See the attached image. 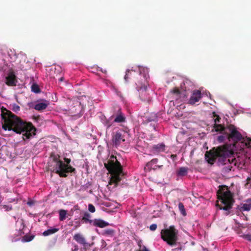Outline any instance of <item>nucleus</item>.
<instances>
[{
    "instance_id": "37998d69",
    "label": "nucleus",
    "mask_w": 251,
    "mask_h": 251,
    "mask_svg": "<svg viewBox=\"0 0 251 251\" xmlns=\"http://www.w3.org/2000/svg\"><path fill=\"white\" fill-rule=\"evenodd\" d=\"M74 247V249L73 250V251H78V247L77 245H75Z\"/></svg>"
},
{
    "instance_id": "58836bf2",
    "label": "nucleus",
    "mask_w": 251,
    "mask_h": 251,
    "mask_svg": "<svg viewBox=\"0 0 251 251\" xmlns=\"http://www.w3.org/2000/svg\"><path fill=\"white\" fill-rule=\"evenodd\" d=\"M13 110L15 112H17L18 111H19L20 110V106L17 105H16V104H14L13 106V108H12Z\"/></svg>"
},
{
    "instance_id": "79ce46f5",
    "label": "nucleus",
    "mask_w": 251,
    "mask_h": 251,
    "mask_svg": "<svg viewBox=\"0 0 251 251\" xmlns=\"http://www.w3.org/2000/svg\"><path fill=\"white\" fill-rule=\"evenodd\" d=\"M65 161L66 162V164L68 165L71 162V159L67 158H64Z\"/></svg>"
},
{
    "instance_id": "f3484780",
    "label": "nucleus",
    "mask_w": 251,
    "mask_h": 251,
    "mask_svg": "<svg viewBox=\"0 0 251 251\" xmlns=\"http://www.w3.org/2000/svg\"><path fill=\"white\" fill-rule=\"evenodd\" d=\"M81 109V107L80 106V104L78 102H77L75 105L71 108V113L74 115H77L80 111Z\"/></svg>"
},
{
    "instance_id": "dca6fc26",
    "label": "nucleus",
    "mask_w": 251,
    "mask_h": 251,
    "mask_svg": "<svg viewBox=\"0 0 251 251\" xmlns=\"http://www.w3.org/2000/svg\"><path fill=\"white\" fill-rule=\"evenodd\" d=\"M73 238L78 243L80 244H85L86 240L84 237L79 233L75 234V235L73 237Z\"/></svg>"
},
{
    "instance_id": "ddd939ff",
    "label": "nucleus",
    "mask_w": 251,
    "mask_h": 251,
    "mask_svg": "<svg viewBox=\"0 0 251 251\" xmlns=\"http://www.w3.org/2000/svg\"><path fill=\"white\" fill-rule=\"evenodd\" d=\"M172 92L176 95V99L178 101V102H182L186 100L187 98V95H186L185 92H180L179 90L177 88H175Z\"/></svg>"
},
{
    "instance_id": "423d86ee",
    "label": "nucleus",
    "mask_w": 251,
    "mask_h": 251,
    "mask_svg": "<svg viewBox=\"0 0 251 251\" xmlns=\"http://www.w3.org/2000/svg\"><path fill=\"white\" fill-rule=\"evenodd\" d=\"M160 234L161 239L169 245L173 246L176 244L178 240V230L175 226H171L161 230Z\"/></svg>"
},
{
    "instance_id": "9b49d317",
    "label": "nucleus",
    "mask_w": 251,
    "mask_h": 251,
    "mask_svg": "<svg viewBox=\"0 0 251 251\" xmlns=\"http://www.w3.org/2000/svg\"><path fill=\"white\" fill-rule=\"evenodd\" d=\"M202 97L201 92L199 90H195L193 91L191 96L188 104L190 105H194L196 102H198Z\"/></svg>"
},
{
    "instance_id": "6e6552de",
    "label": "nucleus",
    "mask_w": 251,
    "mask_h": 251,
    "mask_svg": "<svg viewBox=\"0 0 251 251\" xmlns=\"http://www.w3.org/2000/svg\"><path fill=\"white\" fill-rule=\"evenodd\" d=\"M51 157H52L53 162L55 163V165L53 167L50 169V171L58 174L60 177H66L67 175L62 172V169L65 164L59 159V156L51 155Z\"/></svg>"
},
{
    "instance_id": "a18cd8bd",
    "label": "nucleus",
    "mask_w": 251,
    "mask_h": 251,
    "mask_svg": "<svg viewBox=\"0 0 251 251\" xmlns=\"http://www.w3.org/2000/svg\"><path fill=\"white\" fill-rule=\"evenodd\" d=\"M100 71H101L102 73H104V74H106L107 73V71L106 70H103L101 68L100 70Z\"/></svg>"
},
{
    "instance_id": "1a4fd4ad",
    "label": "nucleus",
    "mask_w": 251,
    "mask_h": 251,
    "mask_svg": "<svg viewBox=\"0 0 251 251\" xmlns=\"http://www.w3.org/2000/svg\"><path fill=\"white\" fill-rule=\"evenodd\" d=\"M127 133V130L119 129L113 132L112 136L113 144L115 146H119L122 142L125 141V134Z\"/></svg>"
},
{
    "instance_id": "f257e3e1",
    "label": "nucleus",
    "mask_w": 251,
    "mask_h": 251,
    "mask_svg": "<svg viewBox=\"0 0 251 251\" xmlns=\"http://www.w3.org/2000/svg\"><path fill=\"white\" fill-rule=\"evenodd\" d=\"M1 117L4 130H13L17 133L25 132L23 134L24 140L29 139L32 136V133L35 134L34 132L36 129L31 123L27 124L5 108H1Z\"/></svg>"
},
{
    "instance_id": "0eeeda50",
    "label": "nucleus",
    "mask_w": 251,
    "mask_h": 251,
    "mask_svg": "<svg viewBox=\"0 0 251 251\" xmlns=\"http://www.w3.org/2000/svg\"><path fill=\"white\" fill-rule=\"evenodd\" d=\"M136 89L139 91L140 97L142 100L149 101L150 98L148 97L147 90V77L146 75L140 73L137 75V81H136Z\"/></svg>"
},
{
    "instance_id": "a211bd4d",
    "label": "nucleus",
    "mask_w": 251,
    "mask_h": 251,
    "mask_svg": "<svg viewBox=\"0 0 251 251\" xmlns=\"http://www.w3.org/2000/svg\"><path fill=\"white\" fill-rule=\"evenodd\" d=\"M75 171V168H73L70 165H68L65 164L62 169V172H64L63 173L65 174H66L68 173H74Z\"/></svg>"
},
{
    "instance_id": "f8f14e48",
    "label": "nucleus",
    "mask_w": 251,
    "mask_h": 251,
    "mask_svg": "<svg viewBox=\"0 0 251 251\" xmlns=\"http://www.w3.org/2000/svg\"><path fill=\"white\" fill-rule=\"evenodd\" d=\"M5 83L10 86H15L17 85V80L14 72H9L5 77Z\"/></svg>"
},
{
    "instance_id": "4c0bfd02",
    "label": "nucleus",
    "mask_w": 251,
    "mask_h": 251,
    "mask_svg": "<svg viewBox=\"0 0 251 251\" xmlns=\"http://www.w3.org/2000/svg\"><path fill=\"white\" fill-rule=\"evenodd\" d=\"M93 244V243L90 244L89 243H86V242L85 241V244L82 245H83L84 249L86 250L87 249H88L90 247H91Z\"/></svg>"
},
{
    "instance_id": "49530a36",
    "label": "nucleus",
    "mask_w": 251,
    "mask_h": 251,
    "mask_svg": "<svg viewBox=\"0 0 251 251\" xmlns=\"http://www.w3.org/2000/svg\"><path fill=\"white\" fill-rule=\"evenodd\" d=\"M226 168H227V169L228 170H229V171H231V169H232V167H231V166H228V167H227Z\"/></svg>"
},
{
    "instance_id": "3c124183",
    "label": "nucleus",
    "mask_w": 251,
    "mask_h": 251,
    "mask_svg": "<svg viewBox=\"0 0 251 251\" xmlns=\"http://www.w3.org/2000/svg\"><path fill=\"white\" fill-rule=\"evenodd\" d=\"M2 53L1 52H0V54H1Z\"/></svg>"
},
{
    "instance_id": "7ed1b4c3",
    "label": "nucleus",
    "mask_w": 251,
    "mask_h": 251,
    "mask_svg": "<svg viewBox=\"0 0 251 251\" xmlns=\"http://www.w3.org/2000/svg\"><path fill=\"white\" fill-rule=\"evenodd\" d=\"M217 198L221 202V204H217L220 209L228 210L232 208L234 201L233 195L227 187L222 186L217 191Z\"/></svg>"
},
{
    "instance_id": "f03ea898",
    "label": "nucleus",
    "mask_w": 251,
    "mask_h": 251,
    "mask_svg": "<svg viewBox=\"0 0 251 251\" xmlns=\"http://www.w3.org/2000/svg\"><path fill=\"white\" fill-rule=\"evenodd\" d=\"M104 165L111 175L109 184H114L116 187L121 180L120 176L123 174L122 167L120 163L116 156L112 155L107 162L104 163Z\"/></svg>"
},
{
    "instance_id": "72a5a7b5",
    "label": "nucleus",
    "mask_w": 251,
    "mask_h": 251,
    "mask_svg": "<svg viewBox=\"0 0 251 251\" xmlns=\"http://www.w3.org/2000/svg\"><path fill=\"white\" fill-rule=\"evenodd\" d=\"M2 207L4 209L5 211H9L12 209V206L10 205H2Z\"/></svg>"
},
{
    "instance_id": "9d476101",
    "label": "nucleus",
    "mask_w": 251,
    "mask_h": 251,
    "mask_svg": "<svg viewBox=\"0 0 251 251\" xmlns=\"http://www.w3.org/2000/svg\"><path fill=\"white\" fill-rule=\"evenodd\" d=\"M114 117H115L114 122L120 123L126 122V117L124 114L122 113L121 109L119 107H117V109H115L110 119Z\"/></svg>"
},
{
    "instance_id": "8fccbe9b",
    "label": "nucleus",
    "mask_w": 251,
    "mask_h": 251,
    "mask_svg": "<svg viewBox=\"0 0 251 251\" xmlns=\"http://www.w3.org/2000/svg\"><path fill=\"white\" fill-rule=\"evenodd\" d=\"M176 250V249H174L173 250V251H174V250Z\"/></svg>"
},
{
    "instance_id": "4468645a",
    "label": "nucleus",
    "mask_w": 251,
    "mask_h": 251,
    "mask_svg": "<svg viewBox=\"0 0 251 251\" xmlns=\"http://www.w3.org/2000/svg\"><path fill=\"white\" fill-rule=\"evenodd\" d=\"M93 225L97 227L103 228L109 226V224L101 219H96L93 220Z\"/></svg>"
},
{
    "instance_id": "20e7f679",
    "label": "nucleus",
    "mask_w": 251,
    "mask_h": 251,
    "mask_svg": "<svg viewBox=\"0 0 251 251\" xmlns=\"http://www.w3.org/2000/svg\"><path fill=\"white\" fill-rule=\"evenodd\" d=\"M231 152L226 146H219L217 148H214L209 151H207L205 154V158L207 162L210 164H213L217 157H221L224 161H229V159H226Z\"/></svg>"
},
{
    "instance_id": "c85d7f7f",
    "label": "nucleus",
    "mask_w": 251,
    "mask_h": 251,
    "mask_svg": "<svg viewBox=\"0 0 251 251\" xmlns=\"http://www.w3.org/2000/svg\"><path fill=\"white\" fill-rule=\"evenodd\" d=\"M213 117L215 118V119H214L215 124H214V126H213V127H214V125L215 124H217V123H220V122L221 118H220V117L219 115L216 114L215 112H213Z\"/></svg>"
},
{
    "instance_id": "39448f33",
    "label": "nucleus",
    "mask_w": 251,
    "mask_h": 251,
    "mask_svg": "<svg viewBox=\"0 0 251 251\" xmlns=\"http://www.w3.org/2000/svg\"><path fill=\"white\" fill-rule=\"evenodd\" d=\"M215 131L221 132L226 135L229 141L237 142L242 139L241 133L237 130L236 127L232 125L224 126L221 124H215L214 126Z\"/></svg>"
},
{
    "instance_id": "4be33fe9",
    "label": "nucleus",
    "mask_w": 251,
    "mask_h": 251,
    "mask_svg": "<svg viewBox=\"0 0 251 251\" xmlns=\"http://www.w3.org/2000/svg\"><path fill=\"white\" fill-rule=\"evenodd\" d=\"M153 149L157 151H164L165 150V145L164 144H160L154 145Z\"/></svg>"
},
{
    "instance_id": "ea45409f",
    "label": "nucleus",
    "mask_w": 251,
    "mask_h": 251,
    "mask_svg": "<svg viewBox=\"0 0 251 251\" xmlns=\"http://www.w3.org/2000/svg\"><path fill=\"white\" fill-rule=\"evenodd\" d=\"M245 145L247 147H251V140L248 139L247 142L245 143Z\"/></svg>"
},
{
    "instance_id": "2f4dec72",
    "label": "nucleus",
    "mask_w": 251,
    "mask_h": 251,
    "mask_svg": "<svg viewBox=\"0 0 251 251\" xmlns=\"http://www.w3.org/2000/svg\"><path fill=\"white\" fill-rule=\"evenodd\" d=\"M157 162H158V159L157 158L153 159L150 162H149L148 163H147L146 166L149 167V166H151L152 165L153 166V165L156 164Z\"/></svg>"
},
{
    "instance_id": "473e14b6",
    "label": "nucleus",
    "mask_w": 251,
    "mask_h": 251,
    "mask_svg": "<svg viewBox=\"0 0 251 251\" xmlns=\"http://www.w3.org/2000/svg\"><path fill=\"white\" fill-rule=\"evenodd\" d=\"M88 210L91 213H94L96 211L95 207L92 204H89Z\"/></svg>"
},
{
    "instance_id": "5701e85b",
    "label": "nucleus",
    "mask_w": 251,
    "mask_h": 251,
    "mask_svg": "<svg viewBox=\"0 0 251 251\" xmlns=\"http://www.w3.org/2000/svg\"><path fill=\"white\" fill-rule=\"evenodd\" d=\"M114 230L109 228L103 231L102 235L105 236H113L114 234Z\"/></svg>"
},
{
    "instance_id": "09e8293b",
    "label": "nucleus",
    "mask_w": 251,
    "mask_h": 251,
    "mask_svg": "<svg viewBox=\"0 0 251 251\" xmlns=\"http://www.w3.org/2000/svg\"><path fill=\"white\" fill-rule=\"evenodd\" d=\"M63 77H61V78L59 79L60 81H62V80H63Z\"/></svg>"
},
{
    "instance_id": "c03bdc74",
    "label": "nucleus",
    "mask_w": 251,
    "mask_h": 251,
    "mask_svg": "<svg viewBox=\"0 0 251 251\" xmlns=\"http://www.w3.org/2000/svg\"><path fill=\"white\" fill-rule=\"evenodd\" d=\"M218 138H219V140L223 141L224 138V136L221 135V136H219Z\"/></svg>"
},
{
    "instance_id": "bb28decb",
    "label": "nucleus",
    "mask_w": 251,
    "mask_h": 251,
    "mask_svg": "<svg viewBox=\"0 0 251 251\" xmlns=\"http://www.w3.org/2000/svg\"><path fill=\"white\" fill-rule=\"evenodd\" d=\"M31 90L35 93H38L40 92V89L39 86L36 84H32L31 86Z\"/></svg>"
},
{
    "instance_id": "e433bc0d",
    "label": "nucleus",
    "mask_w": 251,
    "mask_h": 251,
    "mask_svg": "<svg viewBox=\"0 0 251 251\" xmlns=\"http://www.w3.org/2000/svg\"><path fill=\"white\" fill-rule=\"evenodd\" d=\"M157 228V225L153 224L150 226V229L151 231H155Z\"/></svg>"
},
{
    "instance_id": "c756f323",
    "label": "nucleus",
    "mask_w": 251,
    "mask_h": 251,
    "mask_svg": "<svg viewBox=\"0 0 251 251\" xmlns=\"http://www.w3.org/2000/svg\"><path fill=\"white\" fill-rule=\"evenodd\" d=\"M103 124L106 127L107 129H108L112 126V122L110 121L109 119H105L104 121L103 122Z\"/></svg>"
},
{
    "instance_id": "b1692460",
    "label": "nucleus",
    "mask_w": 251,
    "mask_h": 251,
    "mask_svg": "<svg viewBox=\"0 0 251 251\" xmlns=\"http://www.w3.org/2000/svg\"><path fill=\"white\" fill-rule=\"evenodd\" d=\"M59 220L60 221H64L66 218L67 211L64 209H61L59 211Z\"/></svg>"
},
{
    "instance_id": "de8ad7c7",
    "label": "nucleus",
    "mask_w": 251,
    "mask_h": 251,
    "mask_svg": "<svg viewBox=\"0 0 251 251\" xmlns=\"http://www.w3.org/2000/svg\"><path fill=\"white\" fill-rule=\"evenodd\" d=\"M27 204L29 205H31L32 203L31 202H27Z\"/></svg>"
},
{
    "instance_id": "7c9ffc66",
    "label": "nucleus",
    "mask_w": 251,
    "mask_h": 251,
    "mask_svg": "<svg viewBox=\"0 0 251 251\" xmlns=\"http://www.w3.org/2000/svg\"><path fill=\"white\" fill-rule=\"evenodd\" d=\"M34 238L33 235H25L23 237V239L25 242H30Z\"/></svg>"
},
{
    "instance_id": "f704fd0d",
    "label": "nucleus",
    "mask_w": 251,
    "mask_h": 251,
    "mask_svg": "<svg viewBox=\"0 0 251 251\" xmlns=\"http://www.w3.org/2000/svg\"><path fill=\"white\" fill-rule=\"evenodd\" d=\"M140 248L138 251H150L145 246H142L140 243L138 244Z\"/></svg>"
},
{
    "instance_id": "a19ab883",
    "label": "nucleus",
    "mask_w": 251,
    "mask_h": 251,
    "mask_svg": "<svg viewBox=\"0 0 251 251\" xmlns=\"http://www.w3.org/2000/svg\"><path fill=\"white\" fill-rule=\"evenodd\" d=\"M130 73V71L129 70L126 71V74L125 76V79L126 81H127V79L128 78L129 74Z\"/></svg>"
},
{
    "instance_id": "6ab92c4d",
    "label": "nucleus",
    "mask_w": 251,
    "mask_h": 251,
    "mask_svg": "<svg viewBox=\"0 0 251 251\" xmlns=\"http://www.w3.org/2000/svg\"><path fill=\"white\" fill-rule=\"evenodd\" d=\"M251 209V199L248 200L246 202L243 204L241 210L243 211H250Z\"/></svg>"
},
{
    "instance_id": "393cba45",
    "label": "nucleus",
    "mask_w": 251,
    "mask_h": 251,
    "mask_svg": "<svg viewBox=\"0 0 251 251\" xmlns=\"http://www.w3.org/2000/svg\"><path fill=\"white\" fill-rule=\"evenodd\" d=\"M90 214L88 213H85L84 215V216L82 218V220H83L85 223H89L90 224L93 223V220H90L89 218L90 217Z\"/></svg>"
},
{
    "instance_id": "a878e982",
    "label": "nucleus",
    "mask_w": 251,
    "mask_h": 251,
    "mask_svg": "<svg viewBox=\"0 0 251 251\" xmlns=\"http://www.w3.org/2000/svg\"><path fill=\"white\" fill-rule=\"evenodd\" d=\"M178 208H179V210L181 214L183 216H185L186 215V211H185V209L184 206L182 202H179V203H178Z\"/></svg>"
},
{
    "instance_id": "aec40b11",
    "label": "nucleus",
    "mask_w": 251,
    "mask_h": 251,
    "mask_svg": "<svg viewBox=\"0 0 251 251\" xmlns=\"http://www.w3.org/2000/svg\"><path fill=\"white\" fill-rule=\"evenodd\" d=\"M58 230L59 229L58 228H50L47 230H45L43 233V235L45 236H47L57 232Z\"/></svg>"
},
{
    "instance_id": "2eb2a0df",
    "label": "nucleus",
    "mask_w": 251,
    "mask_h": 251,
    "mask_svg": "<svg viewBox=\"0 0 251 251\" xmlns=\"http://www.w3.org/2000/svg\"><path fill=\"white\" fill-rule=\"evenodd\" d=\"M49 103L48 101H45L44 102H38L36 103L34 105V109L38 111H42L44 109H45L48 105H49Z\"/></svg>"
},
{
    "instance_id": "412c9836",
    "label": "nucleus",
    "mask_w": 251,
    "mask_h": 251,
    "mask_svg": "<svg viewBox=\"0 0 251 251\" xmlns=\"http://www.w3.org/2000/svg\"><path fill=\"white\" fill-rule=\"evenodd\" d=\"M188 173V168L186 167H180L177 171V175L178 176H185Z\"/></svg>"
},
{
    "instance_id": "c9c22d12",
    "label": "nucleus",
    "mask_w": 251,
    "mask_h": 251,
    "mask_svg": "<svg viewBox=\"0 0 251 251\" xmlns=\"http://www.w3.org/2000/svg\"><path fill=\"white\" fill-rule=\"evenodd\" d=\"M247 182L245 184V186L247 188H250V184H251V177H248L246 179Z\"/></svg>"
},
{
    "instance_id": "cd10ccee",
    "label": "nucleus",
    "mask_w": 251,
    "mask_h": 251,
    "mask_svg": "<svg viewBox=\"0 0 251 251\" xmlns=\"http://www.w3.org/2000/svg\"><path fill=\"white\" fill-rule=\"evenodd\" d=\"M162 166H163V165H158L155 164L153 166L152 165V166H149V167L146 166L145 167V169L148 170L149 171H150L151 169L156 170V169H157V168H160Z\"/></svg>"
}]
</instances>
